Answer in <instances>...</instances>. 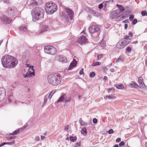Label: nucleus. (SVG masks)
<instances>
[{
	"mask_svg": "<svg viewBox=\"0 0 147 147\" xmlns=\"http://www.w3.org/2000/svg\"><path fill=\"white\" fill-rule=\"evenodd\" d=\"M1 61L3 66L5 68H8L14 67L18 63V61L16 58L9 55L3 57Z\"/></svg>",
	"mask_w": 147,
	"mask_h": 147,
	"instance_id": "nucleus-1",
	"label": "nucleus"
},
{
	"mask_svg": "<svg viewBox=\"0 0 147 147\" xmlns=\"http://www.w3.org/2000/svg\"><path fill=\"white\" fill-rule=\"evenodd\" d=\"M44 11L42 8L37 7L34 8L31 12L33 21L35 22L41 20L44 17Z\"/></svg>",
	"mask_w": 147,
	"mask_h": 147,
	"instance_id": "nucleus-2",
	"label": "nucleus"
},
{
	"mask_svg": "<svg viewBox=\"0 0 147 147\" xmlns=\"http://www.w3.org/2000/svg\"><path fill=\"white\" fill-rule=\"evenodd\" d=\"M61 77L59 74L55 73L49 75L47 77L49 83L53 86L57 85L61 82Z\"/></svg>",
	"mask_w": 147,
	"mask_h": 147,
	"instance_id": "nucleus-3",
	"label": "nucleus"
},
{
	"mask_svg": "<svg viewBox=\"0 0 147 147\" xmlns=\"http://www.w3.org/2000/svg\"><path fill=\"white\" fill-rule=\"evenodd\" d=\"M46 12L49 14H52L57 10V5L51 2L47 3L45 5Z\"/></svg>",
	"mask_w": 147,
	"mask_h": 147,
	"instance_id": "nucleus-4",
	"label": "nucleus"
},
{
	"mask_svg": "<svg viewBox=\"0 0 147 147\" xmlns=\"http://www.w3.org/2000/svg\"><path fill=\"white\" fill-rule=\"evenodd\" d=\"M44 50L45 53L52 55H55L57 51L56 49L52 45H47L45 46Z\"/></svg>",
	"mask_w": 147,
	"mask_h": 147,
	"instance_id": "nucleus-5",
	"label": "nucleus"
},
{
	"mask_svg": "<svg viewBox=\"0 0 147 147\" xmlns=\"http://www.w3.org/2000/svg\"><path fill=\"white\" fill-rule=\"evenodd\" d=\"M27 67H29V68L28 69L29 73H27L24 76V78H26L28 76H35V72L33 69V66H31L28 64H26Z\"/></svg>",
	"mask_w": 147,
	"mask_h": 147,
	"instance_id": "nucleus-6",
	"label": "nucleus"
},
{
	"mask_svg": "<svg viewBox=\"0 0 147 147\" xmlns=\"http://www.w3.org/2000/svg\"><path fill=\"white\" fill-rule=\"evenodd\" d=\"M100 29L99 27L96 25L91 26L89 28V32L91 34H93L94 33L98 32Z\"/></svg>",
	"mask_w": 147,
	"mask_h": 147,
	"instance_id": "nucleus-7",
	"label": "nucleus"
},
{
	"mask_svg": "<svg viewBox=\"0 0 147 147\" xmlns=\"http://www.w3.org/2000/svg\"><path fill=\"white\" fill-rule=\"evenodd\" d=\"M85 35L80 36L78 39V42L81 45L85 44L87 42L88 39L86 36V35L85 34Z\"/></svg>",
	"mask_w": 147,
	"mask_h": 147,
	"instance_id": "nucleus-8",
	"label": "nucleus"
},
{
	"mask_svg": "<svg viewBox=\"0 0 147 147\" xmlns=\"http://www.w3.org/2000/svg\"><path fill=\"white\" fill-rule=\"evenodd\" d=\"M7 13L8 16H14L17 13L16 9L15 8H9L7 10Z\"/></svg>",
	"mask_w": 147,
	"mask_h": 147,
	"instance_id": "nucleus-9",
	"label": "nucleus"
},
{
	"mask_svg": "<svg viewBox=\"0 0 147 147\" xmlns=\"http://www.w3.org/2000/svg\"><path fill=\"white\" fill-rule=\"evenodd\" d=\"M51 26L53 28H56L59 26V23L58 21L56 19L51 20L49 22Z\"/></svg>",
	"mask_w": 147,
	"mask_h": 147,
	"instance_id": "nucleus-10",
	"label": "nucleus"
},
{
	"mask_svg": "<svg viewBox=\"0 0 147 147\" xmlns=\"http://www.w3.org/2000/svg\"><path fill=\"white\" fill-rule=\"evenodd\" d=\"M1 19L3 22L5 24H9L12 21V19L9 18L5 16H1Z\"/></svg>",
	"mask_w": 147,
	"mask_h": 147,
	"instance_id": "nucleus-11",
	"label": "nucleus"
},
{
	"mask_svg": "<svg viewBox=\"0 0 147 147\" xmlns=\"http://www.w3.org/2000/svg\"><path fill=\"white\" fill-rule=\"evenodd\" d=\"M65 11L69 18L71 20H72L73 19V16L74 15V12L71 9L67 7L65 8Z\"/></svg>",
	"mask_w": 147,
	"mask_h": 147,
	"instance_id": "nucleus-12",
	"label": "nucleus"
},
{
	"mask_svg": "<svg viewBox=\"0 0 147 147\" xmlns=\"http://www.w3.org/2000/svg\"><path fill=\"white\" fill-rule=\"evenodd\" d=\"M42 3V0H31L30 2V6H34L41 4Z\"/></svg>",
	"mask_w": 147,
	"mask_h": 147,
	"instance_id": "nucleus-13",
	"label": "nucleus"
},
{
	"mask_svg": "<svg viewBox=\"0 0 147 147\" xmlns=\"http://www.w3.org/2000/svg\"><path fill=\"white\" fill-rule=\"evenodd\" d=\"M6 94L5 90L3 88H0V102L4 99Z\"/></svg>",
	"mask_w": 147,
	"mask_h": 147,
	"instance_id": "nucleus-14",
	"label": "nucleus"
},
{
	"mask_svg": "<svg viewBox=\"0 0 147 147\" xmlns=\"http://www.w3.org/2000/svg\"><path fill=\"white\" fill-rule=\"evenodd\" d=\"M19 30L21 33L25 34L27 33L28 30L25 25H21L19 28Z\"/></svg>",
	"mask_w": 147,
	"mask_h": 147,
	"instance_id": "nucleus-15",
	"label": "nucleus"
},
{
	"mask_svg": "<svg viewBox=\"0 0 147 147\" xmlns=\"http://www.w3.org/2000/svg\"><path fill=\"white\" fill-rule=\"evenodd\" d=\"M57 58L59 61L63 63H66L67 60L66 58L63 55H58L57 57Z\"/></svg>",
	"mask_w": 147,
	"mask_h": 147,
	"instance_id": "nucleus-16",
	"label": "nucleus"
},
{
	"mask_svg": "<svg viewBox=\"0 0 147 147\" xmlns=\"http://www.w3.org/2000/svg\"><path fill=\"white\" fill-rule=\"evenodd\" d=\"M118 15V13L116 11H115L110 13L109 17L111 19H115L119 17Z\"/></svg>",
	"mask_w": 147,
	"mask_h": 147,
	"instance_id": "nucleus-17",
	"label": "nucleus"
},
{
	"mask_svg": "<svg viewBox=\"0 0 147 147\" xmlns=\"http://www.w3.org/2000/svg\"><path fill=\"white\" fill-rule=\"evenodd\" d=\"M88 12L90 14L96 17H99L100 15L99 13L92 9H89Z\"/></svg>",
	"mask_w": 147,
	"mask_h": 147,
	"instance_id": "nucleus-18",
	"label": "nucleus"
},
{
	"mask_svg": "<svg viewBox=\"0 0 147 147\" xmlns=\"http://www.w3.org/2000/svg\"><path fill=\"white\" fill-rule=\"evenodd\" d=\"M77 62L75 59H73V61L71 63L68 68L69 70H71L73 68L75 67Z\"/></svg>",
	"mask_w": 147,
	"mask_h": 147,
	"instance_id": "nucleus-19",
	"label": "nucleus"
},
{
	"mask_svg": "<svg viewBox=\"0 0 147 147\" xmlns=\"http://www.w3.org/2000/svg\"><path fill=\"white\" fill-rule=\"evenodd\" d=\"M125 46L121 40H120L117 43V47L119 49H121L123 48Z\"/></svg>",
	"mask_w": 147,
	"mask_h": 147,
	"instance_id": "nucleus-20",
	"label": "nucleus"
},
{
	"mask_svg": "<svg viewBox=\"0 0 147 147\" xmlns=\"http://www.w3.org/2000/svg\"><path fill=\"white\" fill-rule=\"evenodd\" d=\"M138 82L140 86L143 88H146V87L143 82V78L139 77L138 79Z\"/></svg>",
	"mask_w": 147,
	"mask_h": 147,
	"instance_id": "nucleus-21",
	"label": "nucleus"
},
{
	"mask_svg": "<svg viewBox=\"0 0 147 147\" xmlns=\"http://www.w3.org/2000/svg\"><path fill=\"white\" fill-rule=\"evenodd\" d=\"M50 29L48 26L46 25H42L41 29V33L44 32L49 31Z\"/></svg>",
	"mask_w": 147,
	"mask_h": 147,
	"instance_id": "nucleus-22",
	"label": "nucleus"
},
{
	"mask_svg": "<svg viewBox=\"0 0 147 147\" xmlns=\"http://www.w3.org/2000/svg\"><path fill=\"white\" fill-rule=\"evenodd\" d=\"M129 86L130 87L132 88H138V87L140 88V87L137 84L134 82L129 84Z\"/></svg>",
	"mask_w": 147,
	"mask_h": 147,
	"instance_id": "nucleus-23",
	"label": "nucleus"
},
{
	"mask_svg": "<svg viewBox=\"0 0 147 147\" xmlns=\"http://www.w3.org/2000/svg\"><path fill=\"white\" fill-rule=\"evenodd\" d=\"M121 40L125 46L127 45L131 41V39L126 40L124 39H122Z\"/></svg>",
	"mask_w": 147,
	"mask_h": 147,
	"instance_id": "nucleus-24",
	"label": "nucleus"
},
{
	"mask_svg": "<svg viewBox=\"0 0 147 147\" xmlns=\"http://www.w3.org/2000/svg\"><path fill=\"white\" fill-rule=\"evenodd\" d=\"M65 96V94H63V95L60 96L58 100L56 101L57 103L59 102H63L64 99V97Z\"/></svg>",
	"mask_w": 147,
	"mask_h": 147,
	"instance_id": "nucleus-25",
	"label": "nucleus"
},
{
	"mask_svg": "<svg viewBox=\"0 0 147 147\" xmlns=\"http://www.w3.org/2000/svg\"><path fill=\"white\" fill-rule=\"evenodd\" d=\"M116 6L119 8L121 12L123 11L125 9V8L121 5L117 4Z\"/></svg>",
	"mask_w": 147,
	"mask_h": 147,
	"instance_id": "nucleus-26",
	"label": "nucleus"
},
{
	"mask_svg": "<svg viewBox=\"0 0 147 147\" xmlns=\"http://www.w3.org/2000/svg\"><path fill=\"white\" fill-rule=\"evenodd\" d=\"M115 86L118 89H122L124 88L123 85L121 84H115Z\"/></svg>",
	"mask_w": 147,
	"mask_h": 147,
	"instance_id": "nucleus-27",
	"label": "nucleus"
},
{
	"mask_svg": "<svg viewBox=\"0 0 147 147\" xmlns=\"http://www.w3.org/2000/svg\"><path fill=\"white\" fill-rule=\"evenodd\" d=\"M109 2H111V3H112L113 2V0H111H111H109V1H104L102 2V4H103V7H104V8L103 9L105 10V7H106V5L107 4V3Z\"/></svg>",
	"mask_w": 147,
	"mask_h": 147,
	"instance_id": "nucleus-28",
	"label": "nucleus"
},
{
	"mask_svg": "<svg viewBox=\"0 0 147 147\" xmlns=\"http://www.w3.org/2000/svg\"><path fill=\"white\" fill-rule=\"evenodd\" d=\"M81 134L84 135L85 136L87 134V130L85 127H83L81 131Z\"/></svg>",
	"mask_w": 147,
	"mask_h": 147,
	"instance_id": "nucleus-29",
	"label": "nucleus"
},
{
	"mask_svg": "<svg viewBox=\"0 0 147 147\" xmlns=\"http://www.w3.org/2000/svg\"><path fill=\"white\" fill-rule=\"evenodd\" d=\"M79 121L80 122V125L82 126H85L87 125V123L82 120L81 118L80 119Z\"/></svg>",
	"mask_w": 147,
	"mask_h": 147,
	"instance_id": "nucleus-30",
	"label": "nucleus"
},
{
	"mask_svg": "<svg viewBox=\"0 0 147 147\" xmlns=\"http://www.w3.org/2000/svg\"><path fill=\"white\" fill-rule=\"evenodd\" d=\"M71 100V98L70 97H64V99L63 102H64L65 103H67L69 101Z\"/></svg>",
	"mask_w": 147,
	"mask_h": 147,
	"instance_id": "nucleus-31",
	"label": "nucleus"
},
{
	"mask_svg": "<svg viewBox=\"0 0 147 147\" xmlns=\"http://www.w3.org/2000/svg\"><path fill=\"white\" fill-rule=\"evenodd\" d=\"M69 138L71 141L74 142L76 141L77 139V138L76 136L75 137H74L73 136H69Z\"/></svg>",
	"mask_w": 147,
	"mask_h": 147,
	"instance_id": "nucleus-32",
	"label": "nucleus"
},
{
	"mask_svg": "<svg viewBox=\"0 0 147 147\" xmlns=\"http://www.w3.org/2000/svg\"><path fill=\"white\" fill-rule=\"evenodd\" d=\"M124 60V59L123 57H122L120 56L118 59L116 60V62H123Z\"/></svg>",
	"mask_w": 147,
	"mask_h": 147,
	"instance_id": "nucleus-33",
	"label": "nucleus"
},
{
	"mask_svg": "<svg viewBox=\"0 0 147 147\" xmlns=\"http://www.w3.org/2000/svg\"><path fill=\"white\" fill-rule=\"evenodd\" d=\"M101 64V63L100 62L96 61L94 63H93L91 65L93 66H95L97 65H100Z\"/></svg>",
	"mask_w": 147,
	"mask_h": 147,
	"instance_id": "nucleus-34",
	"label": "nucleus"
},
{
	"mask_svg": "<svg viewBox=\"0 0 147 147\" xmlns=\"http://www.w3.org/2000/svg\"><path fill=\"white\" fill-rule=\"evenodd\" d=\"M14 141H13L12 142H4V143H2V144H0V147L1 146H3L4 145H5L7 144L11 145V144H14Z\"/></svg>",
	"mask_w": 147,
	"mask_h": 147,
	"instance_id": "nucleus-35",
	"label": "nucleus"
},
{
	"mask_svg": "<svg viewBox=\"0 0 147 147\" xmlns=\"http://www.w3.org/2000/svg\"><path fill=\"white\" fill-rule=\"evenodd\" d=\"M141 15L143 16H147V12L146 11L144 10L142 11L141 12Z\"/></svg>",
	"mask_w": 147,
	"mask_h": 147,
	"instance_id": "nucleus-36",
	"label": "nucleus"
},
{
	"mask_svg": "<svg viewBox=\"0 0 147 147\" xmlns=\"http://www.w3.org/2000/svg\"><path fill=\"white\" fill-rule=\"evenodd\" d=\"M55 93V92L54 91H52L49 94V99H50L53 95V94Z\"/></svg>",
	"mask_w": 147,
	"mask_h": 147,
	"instance_id": "nucleus-37",
	"label": "nucleus"
},
{
	"mask_svg": "<svg viewBox=\"0 0 147 147\" xmlns=\"http://www.w3.org/2000/svg\"><path fill=\"white\" fill-rule=\"evenodd\" d=\"M106 45L105 41H102L100 43V46L101 47H104Z\"/></svg>",
	"mask_w": 147,
	"mask_h": 147,
	"instance_id": "nucleus-38",
	"label": "nucleus"
},
{
	"mask_svg": "<svg viewBox=\"0 0 147 147\" xmlns=\"http://www.w3.org/2000/svg\"><path fill=\"white\" fill-rule=\"evenodd\" d=\"M95 75V74L94 72H90V76L91 78H93Z\"/></svg>",
	"mask_w": 147,
	"mask_h": 147,
	"instance_id": "nucleus-39",
	"label": "nucleus"
},
{
	"mask_svg": "<svg viewBox=\"0 0 147 147\" xmlns=\"http://www.w3.org/2000/svg\"><path fill=\"white\" fill-rule=\"evenodd\" d=\"M106 97H107L109 99H111L112 98L114 99L115 98V96H112L111 95L107 96Z\"/></svg>",
	"mask_w": 147,
	"mask_h": 147,
	"instance_id": "nucleus-40",
	"label": "nucleus"
},
{
	"mask_svg": "<svg viewBox=\"0 0 147 147\" xmlns=\"http://www.w3.org/2000/svg\"><path fill=\"white\" fill-rule=\"evenodd\" d=\"M80 142H77L75 143V145H74L75 147H79L80 146Z\"/></svg>",
	"mask_w": 147,
	"mask_h": 147,
	"instance_id": "nucleus-41",
	"label": "nucleus"
},
{
	"mask_svg": "<svg viewBox=\"0 0 147 147\" xmlns=\"http://www.w3.org/2000/svg\"><path fill=\"white\" fill-rule=\"evenodd\" d=\"M102 54H98L97 55V58L98 60H100L102 57Z\"/></svg>",
	"mask_w": 147,
	"mask_h": 147,
	"instance_id": "nucleus-42",
	"label": "nucleus"
},
{
	"mask_svg": "<svg viewBox=\"0 0 147 147\" xmlns=\"http://www.w3.org/2000/svg\"><path fill=\"white\" fill-rule=\"evenodd\" d=\"M108 132L109 134H111L114 132V131L112 129H110L108 130Z\"/></svg>",
	"mask_w": 147,
	"mask_h": 147,
	"instance_id": "nucleus-43",
	"label": "nucleus"
},
{
	"mask_svg": "<svg viewBox=\"0 0 147 147\" xmlns=\"http://www.w3.org/2000/svg\"><path fill=\"white\" fill-rule=\"evenodd\" d=\"M137 22V20L136 19H134L132 21V24L135 25V24Z\"/></svg>",
	"mask_w": 147,
	"mask_h": 147,
	"instance_id": "nucleus-44",
	"label": "nucleus"
},
{
	"mask_svg": "<svg viewBox=\"0 0 147 147\" xmlns=\"http://www.w3.org/2000/svg\"><path fill=\"white\" fill-rule=\"evenodd\" d=\"M125 143L124 142L122 141L119 144V147H121V146H123L125 145Z\"/></svg>",
	"mask_w": 147,
	"mask_h": 147,
	"instance_id": "nucleus-45",
	"label": "nucleus"
},
{
	"mask_svg": "<svg viewBox=\"0 0 147 147\" xmlns=\"http://www.w3.org/2000/svg\"><path fill=\"white\" fill-rule=\"evenodd\" d=\"M103 7V4L102 3H100V4L98 6V8L99 9H101Z\"/></svg>",
	"mask_w": 147,
	"mask_h": 147,
	"instance_id": "nucleus-46",
	"label": "nucleus"
},
{
	"mask_svg": "<svg viewBox=\"0 0 147 147\" xmlns=\"http://www.w3.org/2000/svg\"><path fill=\"white\" fill-rule=\"evenodd\" d=\"M134 18V15H131L129 17V20L131 21Z\"/></svg>",
	"mask_w": 147,
	"mask_h": 147,
	"instance_id": "nucleus-47",
	"label": "nucleus"
},
{
	"mask_svg": "<svg viewBox=\"0 0 147 147\" xmlns=\"http://www.w3.org/2000/svg\"><path fill=\"white\" fill-rule=\"evenodd\" d=\"M131 50V48L129 47H127L126 51L128 52H130Z\"/></svg>",
	"mask_w": 147,
	"mask_h": 147,
	"instance_id": "nucleus-48",
	"label": "nucleus"
},
{
	"mask_svg": "<svg viewBox=\"0 0 147 147\" xmlns=\"http://www.w3.org/2000/svg\"><path fill=\"white\" fill-rule=\"evenodd\" d=\"M20 132V130L19 129H18L17 130H16L14 132H13V134H14L16 135L18 133Z\"/></svg>",
	"mask_w": 147,
	"mask_h": 147,
	"instance_id": "nucleus-49",
	"label": "nucleus"
},
{
	"mask_svg": "<svg viewBox=\"0 0 147 147\" xmlns=\"http://www.w3.org/2000/svg\"><path fill=\"white\" fill-rule=\"evenodd\" d=\"M83 71H84L83 68L81 69L79 72V74L80 75H81L84 74V73L83 72Z\"/></svg>",
	"mask_w": 147,
	"mask_h": 147,
	"instance_id": "nucleus-50",
	"label": "nucleus"
},
{
	"mask_svg": "<svg viewBox=\"0 0 147 147\" xmlns=\"http://www.w3.org/2000/svg\"><path fill=\"white\" fill-rule=\"evenodd\" d=\"M107 90L109 91H111V90H113V91H115V88L113 87L107 88Z\"/></svg>",
	"mask_w": 147,
	"mask_h": 147,
	"instance_id": "nucleus-51",
	"label": "nucleus"
},
{
	"mask_svg": "<svg viewBox=\"0 0 147 147\" xmlns=\"http://www.w3.org/2000/svg\"><path fill=\"white\" fill-rule=\"evenodd\" d=\"M93 122L94 123H96L97 122V120L96 118H94L93 119Z\"/></svg>",
	"mask_w": 147,
	"mask_h": 147,
	"instance_id": "nucleus-52",
	"label": "nucleus"
},
{
	"mask_svg": "<svg viewBox=\"0 0 147 147\" xmlns=\"http://www.w3.org/2000/svg\"><path fill=\"white\" fill-rule=\"evenodd\" d=\"M47 98L46 96H45L44 98V104H45L47 101Z\"/></svg>",
	"mask_w": 147,
	"mask_h": 147,
	"instance_id": "nucleus-53",
	"label": "nucleus"
},
{
	"mask_svg": "<svg viewBox=\"0 0 147 147\" xmlns=\"http://www.w3.org/2000/svg\"><path fill=\"white\" fill-rule=\"evenodd\" d=\"M129 36H124V38L123 39H124L126 40H128V39H131L130 38H129Z\"/></svg>",
	"mask_w": 147,
	"mask_h": 147,
	"instance_id": "nucleus-54",
	"label": "nucleus"
},
{
	"mask_svg": "<svg viewBox=\"0 0 147 147\" xmlns=\"http://www.w3.org/2000/svg\"><path fill=\"white\" fill-rule=\"evenodd\" d=\"M121 141V139L120 138H117L116 140V142L117 143H118L120 142Z\"/></svg>",
	"mask_w": 147,
	"mask_h": 147,
	"instance_id": "nucleus-55",
	"label": "nucleus"
},
{
	"mask_svg": "<svg viewBox=\"0 0 147 147\" xmlns=\"http://www.w3.org/2000/svg\"><path fill=\"white\" fill-rule=\"evenodd\" d=\"M40 140V137L38 136H36L35 138L36 141H38Z\"/></svg>",
	"mask_w": 147,
	"mask_h": 147,
	"instance_id": "nucleus-56",
	"label": "nucleus"
},
{
	"mask_svg": "<svg viewBox=\"0 0 147 147\" xmlns=\"http://www.w3.org/2000/svg\"><path fill=\"white\" fill-rule=\"evenodd\" d=\"M102 69L104 70H107L108 68L106 66H103L102 68Z\"/></svg>",
	"mask_w": 147,
	"mask_h": 147,
	"instance_id": "nucleus-57",
	"label": "nucleus"
},
{
	"mask_svg": "<svg viewBox=\"0 0 147 147\" xmlns=\"http://www.w3.org/2000/svg\"><path fill=\"white\" fill-rule=\"evenodd\" d=\"M3 1L6 4H8L9 2V0H3Z\"/></svg>",
	"mask_w": 147,
	"mask_h": 147,
	"instance_id": "nucleus-58",
	"label": "nucleus"
},
{
	"mask_svg": "<svg viewBox=\"0 0 147 147\" xmlns=\"http://www.w3.org/2000/svg\"><path fill=\"white\" fill-rule=\"evenodd\" d=\"M15 137H7V138L8 139H9V140H11L12 139H14L15 138Z\"/></svg>",
	"mask_w": 147,
	"mask_h": 147,
	"instance_id": "nucleus-59",
	"label": "nucleus"
},
{
	"mask_svg": "<svg viewBox=\"0 0 147 147\" xmlns=\"http://www.w3.org/2000/svg\"><path fill=\"white\" fill-rule=\"evenodd\" d=\"M128 27V25L127 24H125L124 26V28L126 29Z\"/></svg>",
	"mask_w": 147,
	"mask_h": 147,
	"instance_id": "nucleus-60",
	"label": "nucleus"
},
{
	"mask_svg": "<svg viewBox=\"0 0 147 147\" xmlns=\"http://www.w3.org/2000/svg\"><path fill=\"white\" fill-rule=\"evenodd\" d=\"M145 65L147 67V57L146 58Z\"/></svg>",
	"mask_w": 147,
	"mask_h": 147,
	"instance_id": "nucleus-61",
	"label": "nucleus"
},
{
	"mask_svg": "<svg viewBox=\"0 0 147 147\" xmlns=\"http://www.w3.org/2000/svg\"><path fill=\"white\" fill-rule=\"evenodd\" d=\"M69 126L68 125H67L65 128V130H67L68 129Z\"/></svg>",
	"mask_w": 147,
	"mask_h": 147,
	"instance_id": "nucleus-62",
	"label": "nucleus"
},
{
	"mask_svg": "<svg viewBox=\"0 0 147 147\" xmlns=\"http://www.w3.org/2000/svg\"><path fill=\"white\" fill-rule=\"evenodd\" d=\"M129 35L130 37H132L133 36V34L131 32H130L129 33Z\"/></svg>",
	"mask_w": 147,
	"mask_h": 147,
	"instance_id": "nucleus-63",
	"label": "nucleus"
},
{
	"mask_svg": "<svg viewBox=\"0 0 147 147\" xmlns=\"http://www.w3.org/2000/svg\"><path fill=\"white\" fill-rule=\"evenodd\" d=\"M128 22V20H125L123 21V22L124 23H127Z\"/></svg>",
	"mask_w": 147,
	"mask_h": 147,
	"instance_id": "nucleus-64",
	"label": "nucleus"
}]
</instances>
